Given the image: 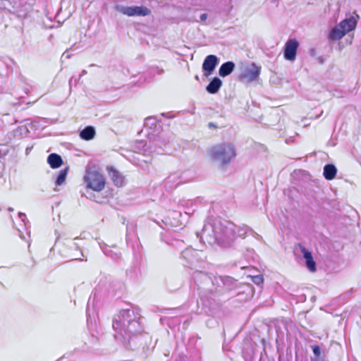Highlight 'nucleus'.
Masks as SVG:
<instances>
[{
    "mask_svg": "<svg viewBox=\"0 0 361 361\" xmlns=\"http://www.w3.org/2000/svg\"><path fill=\"white\" fill-rule=\"evenodd\" d=\"M301 252L302 253L303 258L305 260V266L307 269L311 272L316 271L317 264L313 259L311 252H310L305 247H301Z\"/></svg>",
    "mask_w": 361,
    "mask_h": 361,
    "instance_id": "obj_12",
    "label": "nucleus"
},
{
    "mask_svg": "<svg viewBox=\"0 0 361 361\" xmlns=\"http://www.w3.org/2000/svg\"><path fill=\"white\" fill-rule=\"evenodd\" d=\"M239 282L229 276H216L214 280V293L224 294L239 288Z\"/></svg>",
    "mask_w": 361,
    "mask_h": 361,
    "instance_id": "obj_6",
    "label": "nucleus"
},
{
    "mask_svg": "<svg viewBox=\"0 0 361 361\" xmlns=\"http://www.w3.org/2000/svg\"><path fill=\"white\" fill-rule=\"evenodd\" d=\"M222 80L219 78L214 77L211 79L207 85L206 90L209 94H216L222 86Z\"/></svg>",
    "mask_w": 361,
    "mask_h": 361,
    "instance_id": "obj_15",
    "label": "nucleus"
},
{
    "mask_svg": "<svg viewBox=\"0 0 361 361\" xmlns=\"http://www.w3.org/2000/svg\"><path fill=\"white\" fill-rule=\"evenodd\" d=\"M236 226L221 218L209 217L204 223L201 231L200 240L209 245H223L228 240H233L235 236L244 238L250 234L259 239L261 236L246 225L240 226L235 231Z\"/></svg>",
    "mask_w": 361,
    "mask_h": 361,
    "instance_id": "obj_1",
    "label": "nucleus"
},
{
    "mask_svg": "<svg viewBox=\"0 0 361 361\" xmlns=\"http://www.w3.org/2000/svg\"><path fill=\"white\" fill-rule=\"evenodd\" d=\"M181 258L185 261V266L190 267L199 262L198 252L191 247H188L181 252Z\"/></svg>",
    "mask_w": 361,
    "mask_h": 361,
    "instance_id": "obj_11",
    "label": "nucleus"
},
{
    "mask_svg": "<svg viewBox=\"0 0 361 361\" xmlns=\"http://www.w3.org/2000/svg\"><path fill=\"white\" fill-rule=\"evenodd\" d=\"M235 65L231 61H226L221 65L219 69V75L221 77L229 75L235 69Z\"/></svg>",
    "mask_w": 361,
    "mask_h": 361,
    "instance_id": "obj_16",
    "label": "nucleus"
},
{
    "mask_svg": "<svg viewBox=\"0 0 361 361\" xmlns=\"http://www.w3.org/2000/svg\"><path fill=\"white\" fill-rule=\"evenodd\" d=\"M79 80L78 79H76V78H71L69 80V85L70 87L72 86V84H75V85H76L77 83V81Z\"/></svg>",
    "mask_w": 361,
    "mask_h": 361,
    "instance_id": "obj_28",
    "label": "nucleus"
},
{
    "mask_svg": "<svg viewBox=\"0 0 361 361\" xmlns=\"http://www.w3.org/2000/svg\"><path fill=\"white\" fill-rule=\"evenodd\" d=\"M96 134L95 128L92 126H87L80 131V137L83 140H92Z\"/></svg>",
    "mask_w": 361,
    "mask_h": 361,
    "instance_id": "obj_17",
    "label": "nucleus"
},
{
    "mask_svg": "<svg viewBox=\"0 0 361 361\" xmlns=\"http://www.w3.org/2000/svg\"><path fill=\"white\" fill-rule=\"evenodd\" d=\"M47 163L51 169H58L63 164V159L59 154L51 153L47 157Z\"/></svg>",
    "mask_w": 361,
    "mask_h": 361,
    "instance_id": "obj_19",
    "label": "nucleus"
},
{
    "mask_svg": "<svg viewBox=\"0 0 361 361\" xmlns=\"http://www.w3.org/2000/svg\"><path fill=\"white\" fill-rule=\"evenodd\" d=\"M95 65L94 64H90V66H94Z\"/></svg>",
    "mask_w": 361,
    "mask_h": 361,
    "instance_id": "obj_41",
    "label": "nucleus"
},
{
    "mask_svg": "<svg viewBox=\"0 0 361 361\" xmlns=\"http://www.w3.org/2000/svg\"><path fill=\"white\" fill-rule=\"evenodd\" d=\"M158 73H159V74H162L164 73V70L160 69V70H159Z\"/></svg>",
    "mask_w": 361,
    "mask_h": 361,
    "instance_id": "obj_36",
    "label": "nucleus"
},
{
    "mask_svg": "<svg viewBox=\"0 0 361 361\" xmlns=\"http://www.w3.org/2000/svg\"><path fill=\"white\" fill-rule=\"evenodd\" d=\"M179 178V175L177 173H174L169 176L164 180L165 186L169 188H173V183H175L174 187L178 186L180 182L176 183Z\"/></svg>",
    "mask_w": 361,
    "mask_h": 361,
    "instance_id": "obj_21",
    "label": "nucleus"
},
{
    "mask_svg": "<svg viewBox=\"0 0 361 361\" xmlns=\"http://www.w3.org/2000/svg\"><path fill=\"white\" fill-rule=\"evenodd\" d=\"M116 11L128 16H147L150 14V10L144 6H124L118 5Z\"/></svg>",
    "mask_w": 361,
    "mask_h": 361,
    "instance_id": "obj_7",
    "label": "nucleus"
},
{
    "mask_svg": "<svg viewBox=\"0 0 361 361\" xmlns=\"http://www.w3.org/2000/svg\"><path fill=\"white\" fill-rule=\"evenodd\" d=\"M134 229V225L133 224H128L126 226V240H128V236L130 235V231Z\"/></svg>",
    "mask_w": 361,
    "mask_h": 361,
    "instance_id": "obj_27",
    "label": "nucleus"
},
{
    "mask_svg": "<svg viewBox=\"0 0 361 361\" xmlns=\"http://www.w3.org/2000/svg\"><path fill=\"white\" fill-rule=\"evenodd\" d=\"M161 115L162 116H166V114H165V113H162Z\"/></svg>",
    "mask_w": 361,
    "mask_h": 361,
    "instance_id": "obj_39",
    "label": "nucleus"
},
{
    "mask_svg": "<svg viewBox=\"0 0 361 361\" xmlns=\"http://www.w3.org/2000/svg\"><path fill=\"white\" fill-rule=\"evenodd\" d=\"M89 311H90V308H89V302H88L87 303V316L90 315Z\"/></svg>",
    "mask_w": 361,
    "mask_h": 361,
    "instance_id": "obj_35",
    "label": "nucleus"
},
{
    "mask_svg": "<svg viewBox=\"0 0 361 361\" xmlns=\"http://www.w3.org/2000/svg\"><path fill=\"white\" fill-rule=\"evenodd\" d=\"M18 216H19V218H20V219L23 222H25V219H26V216H25V214L24 213H23V212H19V213H18Z\"/></svg>",
    "mask_w": 361,
    "mask_h": 361,
    "instance_id": "obj_30",
    "label": "nucleus"
},
{
    "mask_svg": "<svg viewBox=\"0 0 361 361\" xmlns=\"http://www.w3.org/2000/svg\"><path fill=\"white\" fill-rule=\"evenodd\" d=\"M311 348L312 350L315 359L319 358L322 355L321 348L318 345H313L311 346Z\"/></svg>",
    "mask_w": 361,
    "mask_h": 361,
    "instance_id": "obj_23",
    "label": "nucleus"
},
{
    "mask_svg": "<svg viewBox=\"0 0 361 361\" xmlns=\"http://www.w3.org/2000/svg\"><path fill=\"white\" fill-rule=\"evenodd\" d=\"M157 122V118L155 116H149L145 119L144 126H154Z\"/></svg>",
    "mask_w": 361,
    "mask_h": 361,
    "instance_id": "obj_24",
    "label": "nucleus"
},
{
    "mask_svg": "<svg viewBox=\"0 0 361 361\" xmlns=\"http://www.w3.org/2000/svg\"><path fill=\"white\" fill-rule=\"evenodd\" d=\"M74 245H75L76 249H79V247H78V245L76 243H75Z\"/></svg>",
    "mask_w": 361,
    "mask_h": 361,
    "instance_id": "obj_40",
    "label": "nucleus"
},
{
    "mask_svg": "<svg viewBox=\"0 0 361 361\" xmlns=\"http://www.w3.org/2000/svg\"><path fill=\"white\" fill-rule=\"evenodd\" d=\"M345 35V32H343L342 29L339 27V25L338 24L331 30L329 34V39L331 41L339 40L342 39Z\"/></svg>",
    "mask_w": 361,
    "mask_h": 361,
    "instance_id": "obj_20",
    "label": "nucleus"
},
{
    "mask_svg": "<svg viewBox=\"0 0 361 361\" xmlns=\"http://www.w3.org/2000/svg\"><path fill=\"white\" fill-rule=\"evenodd\" d=\"M8 210L9 212H13V209L12 207H9V208L8 209Z\"/></svg>",
    "mask_w": 361,
    "mask_h": 361,
    "instance_id": "obj_37",
    "label": "nucleus"
},
{
    "mask_svg": "<svg viewBox=\"0 0 361 361\" xmlns=\"http://www.w3.org/2000/svg\"><path fill=\"white\" fill-rule=\"evenodd\" d=\"M219 63V59L214 54L207 56L202 63V71L205 77L211 75Z\"/></svg>",
    "mask_w": 361,
    "mask_h": 361,
    "instance_id": "obj_10",
    "label": "nucleus"
},
{
    "mask_svg": "<svg viewBox=\"0 0 361 361\" xmlns=\"http://www.w3.org/2000/svg\"><path fill=\"white\" fill-rule=\"evenodd\" d=\"M27 152H29V149L28 148L26 149V152L27 153Z\"/></svg>",
    "mask_w": 361,
    "mask_h": 361,
    "instance_id": "obj_42",
    "label": "nucleus"
},
{
    "mask_svg": "<svg viewBox=\"0 0 361 361\" xmlns=\"http://www.w3.org/2000/svg\"><path fill=\"white\" fill-rule=\"evenodd\" d=\"M207 13H202L200 16V19L201 21H205L207 18Z\"/></svg>",
    "mask_w": 361,
    "mask_h": 361,
    "instance_id": "obj_29",
    "label": "nucleus"
},
{
    "mask_svg": "<svg viewBox=\"0 0 361 361\" xmlns=\"http://www.w3.org/2000/svg\"><path fill=\"white\" fill-rule=\"evenodd\" d=\"M195 80H199V77H198V75H195Z\"/></svg>",
    "mask_w": 361,
    "mask_h": 361,
    "instance_id": "obj_38",
    "label": "nucleus"
},
{
    "mask_svg": "<svg viewBox=\"0 0 361 361\" xmlns=\"http://www.w3.org/2000/svg\"><path fill=\"white\" fill-rule=\"evenodd\" d=\"M209 128H216V126L214 123H209Z\"/></svg>",
    "mask_w": 361,
    "mask_h": 361,
    "instance_id": "obj_34",
    "label": "nucleus"
},
{
    "mask_svg": "<svg viewBox=\"0 0 361 361\" xmlns=\"http://www.w3.org/2000/svg\"><path fill=\"white\" fill-rule=\"evenodd\" d=\"M83 180L86 187L94 191L100 192L105 187V178L100 172L93 168L86 169Z\"/></svg>",
    "mask_w": 361,
    "mask_h": 361,
    "instance_id": "obj_5",
    "label": "nucleus"
},
{
    "mask_svg": "<svg viewBox=\"0 0 361 361\" xmlns=\"http://www.w3.org/2000/svg\"><path fill=\"white\" fill-rule=\"evenodd\" d=\"M68 171V168L66 167L59 172V174L55 181L56 185H61L65 182L67 177Z\"/></svg>",
    "mask_w": 361,
    "mask_h": 361,
    "instance_id": "obj_22",
    "label": "nucleus"
},
{
    "mask_svg": "<svg viewBox=\"0 0 361 361\" xmlns=\"http://www.w3.org/2000/svg\"><path fill=\"white\" fill-rule=\"evenodd\" d=\"M140 319L139 312L130 306L121 310L114 315L112 326L116 332L130 341L131 336L136 335L142 331Z\"/></svg>",
    "mask_w": 361,
    "mask_h": 361,
    "instance_id": "obj_2",
    "label": "nucleus"
},
{
    "mask_svg": "<svg viewBox=\"0 0 361 361\" xmlns=\"http://www.w3.org/2000/svg\"><path fill=\"white\" fill-rule=\"evenodd\" d=\"M106 171H108V174L111 178L113 183L116 186L120 187L123 185L124 177L118 171H117L113 166H107Z\"/></svg>",
    "mask_w": 361,
    "mask_h": 361,
    "instance_id": "obj_13",
    "label": "nucleus"
},
{
    "mask_svg": "<svg viewBox=\"0 0 361 361\" xmlns=\"http://www.w3.org/2000/svg\"><path fill=\"white\" fill-rule=\"evenodd\" d=\"M252 282L257 286L263 283L264 278L262 275H257L252 277Z\"/></svg>",
    "mask_w": 361,
    "mask_h": 361,
    "instance_id": "obj_25",
    "label": "nucleus"
},
{
    "mask_svg": "<svg viewBox=\"0 0 361 361\" xmlns=\"http://www.w3.org/2000/svg\"><path fill=\"white\" fill-rule=\"evenodd\" d=\"M317 60H318L319 63L321 64L324 63V59L323 56L318 57Z\"/></svg>",
    "mask_w": 361,
    "mask_h": 361,
    "instance_id": "obj_32",
    "label": "nucleus"
},
{
    "mask_svg": "<svg viewBox=\"0 0 361 361\" xmlns=\"http://www.w3.org/2000/svg\"><path fill=\"white\" fill-rule=\"evenodd\" d=\"M85 74H87V71H85V70H82V72H81V73H80V75H79L78 80H80V78H81L82 75H85Z\"/></svg>",
    "mask_w": 361,
    "mask_h": 361,
    "instance_id": "obj_33",
    "label": "nucleus"
},
{
    "mask_svg": "<svg viewBox=\"0 0 361 361\" xmlns=\"http://www.w3.org/2000/svg\"><path fill=\"white\" fill-rule=\"evenodd\" d=\"M210 155L213 161L224 166L236 156V153L233 144L222 143L214 146L210 151Z\"/></svg>",
    "mask_w": 361,
    "mask_h": 361,
    "instance_id": "obj_4",
    "label": "nucleus"
},
{
    "mask_svg": "<svg viewBox=\"0 0 361 361\" xmlns=\"http://www.w3.org/2000/svg\"><path fill=\"white\" fill-rule=\"evenodd\" d=\"M299 42L296 39H289L283 47V57L289 61H294L296 59Z\"/></svg>",
    "mask_w": 361,
    "mask_h": 361,
    "instance_id": "obj_9",
    "label": "nucleus"
},
{
    "mask_svg": "<svg viewBox=\"0 0 361 361\" xmlns=\"http://www.w3.org/2000/svg\"><path fill=\"white\" fill-rule=\"evenodd\" d=\"M310 55L312 56H314L316 55V50L315 49H311L310 51Z\"/></svg>",
    "mask_w": 361,
    "mask_h": 361,
    "instance_id": "obj_31",
    "label": "nucleus"
},
{
    "mask_svg": "<svg viewBox=\"0 0 361 361\" xmlns=\"http://www.w3.org/2000/svg\"><path fill=\"white\" fill-rule=\"evenodd\" d=\"M339 27L345 32V35L356 27L357 20L353 17H350L344 19L340 23H338Z\"/></svg>",
    "mask_w": 361,
    "mask_h": 361,
    "instance_id": "obj_14",
    "label": "nucleus"
},
{
    "mask_svg": "<svg viewBox=\"0 0 361 361\" xmlns=\"http://www.w3.org/2000/svg\"><path fill=\"white\" fill-rule=\"evenodd\" d=\"M337 173V169L333 164H327L324 166L323 176L328 180H333Z\"/></svg>",
    "mask_w": 361,
    "mask_h": 361,
    "instance_id": "obj_18",
    "label": "nucleus"
},
{
    "mask_svg": "<svg viewBox=\"0 0 361 361\" xmlns=\"http://www.w3.org/2000/svg\"><path fill=\"white\" fill-rule=\"evenodd\" d=\"M100 248L102 250L103 252L107 255L110 256L111 250H108L107 245L104 243H99Z\"/></svg>",
    "mask_w": 361,
    "mask_h": 361,
    "instance_id": "obj_26",
    "label": "nucleus"
},
{
    "mask_svg": "<svg viewBox=\"0 0 361 361\" xmlns=\"http://www.w3.org/2000/svg\"><path fill=\"white\" fill-rule=\"evenodd\" d=\"M193 279L196 286H197V290H199V297L202 305V307L200 310V301H197L198 305L197 312L198 314H201L204 312H206V309L210 304L209 299H207V301L205 300V298H207L206 294L207 293H214V290H212L214 288V276H212L207 272L195 271L193 274Z\"/></svg>",
    "mask_w": 361,
    "mask_h": 361,
    "instance_id": "obj_3",
    "label": "nucleus"
},
{
    "mask_svg": "<svg viewBox=\"0 0 361 361\" xmlns=\"http://www.w3.org/2000/svg\"><path fill=\"white\" fill-rule=\"evenodd\" d=\"M261 67L252 63L247 66L239 76L240 81L251 82L256 80L260 74Z\"/></svg>",
    "mask_w": 361,
    "mask_h": 361,
    "instance_id": "obj_8",
    "label": "nucleus"
}]
</instances>
